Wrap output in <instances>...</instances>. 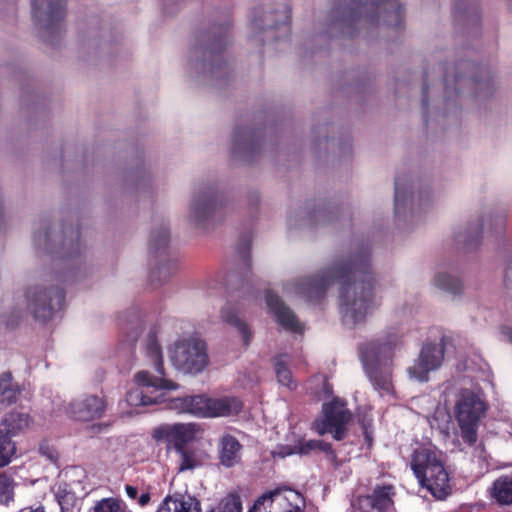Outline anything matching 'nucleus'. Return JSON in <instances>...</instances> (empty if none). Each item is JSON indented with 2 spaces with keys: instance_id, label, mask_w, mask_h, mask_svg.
<instances>
[{
  "instance_id": "dca6fc26",
  "label": "nucleus",
  "mask_w": 512,
  "mask_h": 512,
  "mask_svg": "<svg viewBox=\"0 0 512 512\" xmlns=\"http://www.w3.org/2000/svg\"><path fill=\"white\" fill-rule=\"evenodd\" d=\"M198 430V426L194 423L164 425L155 430L154 438L166 441L176 451L189 447L188 444L195 440Z\"/></svg>"
},
{
  "instance_id": "4c0bfd02",
  "label": "nucleus",
  "mask_w": 512,
  "mask_h": 512,
  "mask_svg": "<svg viewBox=\"0 0 512 512\" xmlns=\"http://www.w3.org/2000/svg\"><path fill=\"white\" fill-rule=\"evenodd\" d=\"M94 512H128L125 504L115 498H104L98 501Z\"/></svg>"
},
{
  "instance_id": "6e6d98bb",
  "label": "nucleus",
  "mask_w": 512,
  "mask_h": 512,
  "mask_svg": "<svg viewBox=\"0 0 512 512\" xmlns=\"http://www.w3.org/2000/svg\"><path fill=\"white\" fill-rule=\"evenodd\" d=\"M18 319L19 317L16 318V320H12V321H9L8 319H3V322L7 325V326H11L13 327L14 325H16L18 323Z\"/></svg>"
},
{
  "instance_id": "aec40b11",
  "label": "nucleus",
  "mask_w": 512,
  "mask_h": 512,
  "mask_svg": "<svg viewBox=\"0 0 512 512\" xmlns=\"http://www.w3.org/2000/svg\"><path fill=\"white\" fill-rule=\"evenodd\" d=\"M29 413L12 410L6 413L0 422V431L13 438L25 432L32 424Z\"/></svg>"
},
{
  "instance_id": "7ed1b4c3",
  "label": "nucleus",
  "mask_w": 512,
  "mask_h": 512,
  "mask_svg": "<svg viewBox=\"0 0 512 512\" xmlns=\"http://www.w3.org/2000/svg\"><path fill=\"white\" fill-rule=\"evenodd\" d=\"M158 327L153 326L150 330L146 344V356L152 364V373L149 370H142L135 374L134 381L138 385L136 389L129 391L126 400L130 405L147 406L158 403L160 390H175L178 384L165 378L163 367V354L156 336Z\"/></svg>"
},
{
  "instance_id": "4468645a",
  "label": "nucleus",
  "mask_w": 512,
  "mask_h": 512,
  "mask_svg": "<svg viewBox=\"0 0 512 512\" xmlns=\"http://www.w3.org/2000/svg\"><path fill=\"white\" fill-rule=\"evenodd\" d=\"M395 494L392 484L376 485L370 493L358 496L356 505L360 512H389L394 508Z\"/></svg>"
},
{
  "instance_id": "f03ea898",
  "label": "nucleus",
  "mask_w": 512,
  "mask_h": 512,
  "mask_svg": "<svg viewBox=\"0 0 512 512\" xmlns=\"http://www.w3.org/2000/svg\"><path fill=\"white\" fill-rule=\"evenodd\" d=\"M332 25L343 35L353 37L356 31L370 26L403 28L404 8L399 0H344L332 9Z\"/></svg>"
},
{
  "instance_id": "de8ad7c7",
  "label": "nucleus",
  "mask_w": 512,
  "mask_h": 512,
  "mask_svg": "<svg viewBox=\"0 0 512 512\" xmlns=\"http://www.w3.org/2000/svg\"><path fill=\"white\" fill-rule=\"evenodd\" d=\"M428 84L425 82L422 87V106L424 109L423 117L425 122L428 121L427 119V109L429 105V99H428Z\"/></svg>"
},
{
  "instance_id": "680f3d73",
  "label": "nucleus",
  "mask_w": 512,
  "mask_h": 512,
  "mask_svg": "<svg viewBox=\"0 0 512 512\" xmlns=\"http://www.w3.org/2000/svg\"><path fill=\"white\" fill-rule=\"evenodd\" d=\"M461 65L470 66L471 64L469 62H463Z\"/></svg>"
},
{
  "instance_id": "6ab92c4d",
  "label": "nucleus",
  "mask_w": 512,
  "mask_h": 512,
  "mask_svg": "<svg viewBox=\"0 0 512 512\" xmlns=\"http://www.w3.org/2000/svg\"><path fill=\"white\" fill-rule=\"evenodd\" d=\"M260 144L259 130L238 127L233 132L232 154L248 158L260 148Z\"/></svg>"
},
{
  "instance_id": "e433bc0d",
  "label": "nucleus",
  "mask_w": 512,
  "mask_h": 512,
  "mask_svg": "<svg viewBox=\"0 0 512 512\" xmlns=\"http://www.w3.org/2000/svg\"><path fill=\"white\" fill-rule=\"evenodd\" d=\"M63 248H67L64 257L76 258L81 254L80 231L78 228L71 232V237L63 242Z\"/></svg>"
},
{
  "instance_id": "79ce46f5",
  "label": "nucleus",
  "mask_w": 512,
  "mask_h": 512,
  "mask_svg": "<svg viewBox=\"0 0 512 512\" xmlns=\"http://www.w3.org/2000/svg\"><path fill=\"white\" fill-rule=\"evenodd\" d=\"M13 493V479L6 473H0V502L8 500Z\"/></svg>"
},
{
  "instance_id": "864d4df0",
  "label": "nucleus",
  "mask_w": 512,
  "mask_h": 512,
  "mask_svg": "<svg viewBox=\"0 0 512 512\" xmlns=\"http://www.w3.org/2000/svg\"><path fill=\"white\" fill-rule=\"evenodd\" d=\"M151 496L149 492H144L138 498V503L140 506L144 507L150 502Z\"/></svg>"
},
{
  "instance_id": "13d9d810",
  "label": "nucleus",
  "mask_w": 512,
  "mask_h": 512,
  "mask_svg": "<svg viewBox=\"0 0 512 512\" xmlns=\"http://www.w3.org/2000/svg\"><path fill=\"white\" fill-rule=\"evenodd\" d=\"M449 78H450V75L446 72L445 77H444L445 87H447V85H448Z\"/></svg>"
},
{
  "instance_id": "bb28decb",
  "label": "nucleus",
  "mask_w": 512,
  "mask_h": 512,
  "mask_svg": "<svg viewBox=\"0 0 512 512\" xmlns=\"http://www.w3.org/2000/svg\"><path fill=\"white\" fill-rule=\"evenodd\" d=\"M321 451L327 455L335 456L334 449L332 445L323 440H299L293 448L287 453V455L291 454H300V455H310L313 452Z\"/></svg>"
},
{
  "instance_id": "bf43d9fd",
  "label": "nucleus",
  "mask_w": 512,
  "mask_h": 512,
  "mask_svg": "<svg viewBox=\"0 0 512 512\" xmlns=\"http://www.w3.org/2000/svg\"><path fill=\"white\" fill-rule=\"evenodd\" d=\"M29 512H45V511H44V509L42 507H39V508H36V509H32Z\"/></svg>"
},
{
  "instance_id": "ddd939ff",
  "label": "nucleus",
  "mask_w": 512,
  "mask_h": 512,
  "mask_svg": "<svg viewBox=\"0 0 512 512\" xmlns=\"http://www.w3.org/2000/svg\"><path fill=\"white\" fill-rule=\"evenodd\" d=\"M444 354V337L439 344H424L414 365L408 369L410 375L420 382L428 381L429 373L442 365Z\"/></svg>"
},
{
  "instance_id": "09e8293b",
  "label": "nucleus",
  "mask_w": 512,
  "mask_h": 512,
  "mask_svg": "<svg viewBox=\"0 0 512 512\" xmlns=\"http://www.w3.org/2000/svg\"><path fill=\"white\" fill-rule=\"evenodd\" d=\"M250 246H251L250 237H245L243 239V241L239 244V246H238L239 253L242 255L243 258H246L249 255Z\"/></svg>"
},
{
  "instance_id": "f704fd0d",
  "label": "nucleus",
  "mask_w": 512,
  "mask_h": 512,
  "mask_svg": "<svg viewBox=\"0 0 512 512\" xmlns=\"http://www.w3.org/2000/svg\"><path fill=\"white\" fill-rule=\"evenodd\" d=\"M208 512H242L241 498L237 494H229L221 500L217 508Z\"/></svg>"
},
{
  "instance_id": "9d476101",
  "label": "nucleus",
  "mask_w": 512,
  "mask_h": 512,
  "mask_svg": "<svg viewBox=\"0 0 512 512\" xmlns=\"http://www.w3.org/2000/svg\"><path fill=\"white\" fill-rule=\"evenodd\" d=\"M303 496L290 488H276L260 496L248 512H302Z\"/></svg>"
},
{
  "instance_id": "c9c22d12",
  "label": "nucleus",
  "mask_w": 512,
  "mask_h": 512,
  "mask_svg": "<svg viewBox=\"0 0 512 512\" xmlns=\"http://www.w3.org/2000/svg\"><path fill=\"white\" fill-rule=\"evenodd\" d=\"M404 181L401 177L397 176L395 179V193H394V211L396 216H399L405 202L408 198V193L404 187Z\"/></svg>"
},
{
  "instance_id": "39448f33",
  "label": "nucleus",
  "mask_w": 512,
  "mask_h": 512,
  "mask_svg": "<svg viewBox=\"0 0 512 512\" xmlns=\"http://www.w3.org/2000/svg\"><path fill=\"white\" fill-rule=\"evenodd\" d=\"M488 403L481 392L462 389L455 400L453 416L459 427L462 441L472 447L478 441V429L486 417Z\"/></svg>"
},
{
  "instance_id": "f8f14e48",
  "label": "nucleus",
  "mask_w": 512,
  "mask_h": 512,
  "mask_svg": "<svg viewBox=\"0 0 512 512\" xmlns=\"http://www.w3.org/2000/svg\"><path fill=\"white\" fill-rule=\"evenodd\" d=\"M32 17L43 23V29L48 34H60L62 22L66 16L65 0H31Z\"/></svg>"
},
{
  "instance_id": "1a4fd4ad",
  "label": "nucleus",
  "mask_w": 512,
  "mask_h": 512,
  "mask_svg": "<svg viewBox=\"0 0 512 512\" xmlns=\"http://www.w3.org/2000/svg\"><path fill=\"white\" fill-rule=\"evenodd\" d=\"M204 341L196 338L178 341L172 351L174 366L184 373L197 374L208 364Z\"/></svg>"
},
{
  "instance_id": "4d7b16f0",
  "label": "nucleus",
  "mask_w": 512,
  "mask_h": 512,
  "mask_svg": "<svg viewBox=\"0 0 512 512\" xmlns=\"http://www.w3.org/2000/svg\"><path fill=\"white\" fill-rule=\"evenodd\" d=\"M462 77H463V75L458 72L453 75V78L455 81L460 80Z\"/></svg>"
},
{
  "instance_id": "393cba45",
  "label": "nucleus",
  "mask_w": 512,
  "mask_h": 512,
  "mask_svg": "<svg viewBox=\"0 0 512 512\" xmlns=\"http://www.w3.org/2000/svg\"><path fill=\"white\" fill-rule=\"evenodd\" d=\"M119 326L123 334V343L134 346L142 331V321L135 313L119 318Z\"/></svg>"
},
{
  "instance_id": "0eeeda50",
  "label": "nucleus",
  "mask_w": 512,
  "mask_h": 512,
  "mask_svg": "<svg viewBox=\"0 0 512 512\" xmlns=\"http://www.w3.org/2000/svg\"><path fill=\"white\" fill-rule=\"evenodd\" d=\"M27 307L35 320L47 322L65 304V291L59 286L35 285L26 292Z\"/></svg>"
},
{
  "instance_id": "a19ab883",
  "label": "nucleus",
  "mask_w": 512,
  "mask_h": 512,
  "mask_svg": "<svg viewBox=\"0 0 512 512\" xmlns=\"http://www.w3.org/2000/svg\"><path fill=\"white\" fill-rule=\"evenodd\" d=\"M38 452L52 464H56L59 460V453L57 449L48 440H42L40 442Z\"/></svg>"
},
{
  "instance_id": "7c9ffc66",
  "label": "nucleus",
  "mask_w": 512,
  "mask_h": 512,
  "mask_svg": "<svg viewBox=\"0 0 512 512\" xmlns=\"http://www.w3.org/2000/svg\"><path fill=\"white\" fill-rule=\"evenodd\" d=\"M169 244V230L167 227H161L158 230L152 231L149 239V252L153 256L163 254L168 248Z\"/></svg>"
},
{
  "instance_id": "8fccbe9b",
  "label": "nucleus",
  "mask_w": 512,
  "mask_h": 512,
  "mask_svg": "<svg viewBox=\"0 0 512 512\" xmlns=\"http://www.w3.org/2000/svg\"><path fill=\"white\" fill-rule=\"evenodd\" d=\"M504 283L506 287L512 288V260L509 261L505 269Z\"/></svg>"
},
{
  "instance_id": "423d86ee",
  "label": "nucleus",
  "mask_w": 512,
  "mask_h": 512,
  "mask_svg": "<svg viewBox=\"0 0 512 512\" xmlns=\"http://www.w3.org/2000/svg\"><path fill=\"white\" fill-rule=\"evenodd\" d=\"M396 343L390 338L372 340L359 346L360 359L375 389L392 390L391 362Z\"/></svg>"
},
{
  "instance_id": "ea45409f",
  "label": "nucleus",
  "mask_w": 512,
  "mask_h": 512,
  "mask_svg": "<svg viewBox=\"0 0 512 512\" xmlns=\"http://www.w3.org/2000/svg\"><path fill=\"white\" fill-rule=\"evenodd\" d=\"M275 372L278 382L280 384L288 388H292V386L294 385L292 373L290 369L286 366V364L280 359H277L275 362Z\"/></svg>"
},
{
  "instance_id": "f257e3e1",
  "label": "nucleus",
  "mask_w": 512,
  "mask_h": 512,
  "mask_svg": "<svg viewBox=\"0 0 512 512\" xmlns=\"http://www.w3.org/2000/svg\"><path fill=\"white\" fill-rule=\"evenodd\" d=\"M340 284V311L344 321L363 322L376 307L370 248L362 245L356 253L341 258L320 274L299 278L295 289L310 303L324 299L330 285Z\"/></svg>"
},
{
  "instance_id": "a18cd8bd",
  "label": "nucleus",
  "mask_w": 512,
  "mask_h": 512,
  "mask_svg": "<svg viewBox=\"0 0 512 512\" xmlns=\"http://www.w3.org/2000/svg\"><path fill=\"white\" fill-rule=\"evenodd\" d=\"M505 227H506V216L505 215H496L494 218L490 219L489 228H490L491 232L501 235L505 232Z\"/></svg>"
},
{
  "instance_id": "c03bdc74",
  "label": "nucleus",
  "mask_w": 512,
  "mask_h": 512,
  "mask_svg": "<svg viewBox=\"0 0 512 512\" xmlns=\"http://www.w3.org/2000/svg\"><path fill=\"white\" fill-rule=\"evenodd\" d=\"M313 217H316L319 222H330L334 219V211L326 205L320 206L311 212Z\"/></svg>"
},
{
  "instance_id": "cd10ccee",
  "label": "nucleus",
  "mask_w": 512,
  "mask_h": 512,
  "mask_svg": "<svg viewBox=\"0 0 512 512\" xmlns=\"http://www.w3.org/2000/svg\"><path fill=\"white\" fill-rule=\"evenodd\" d=\"M491 496L500 505H512V475L498 477L493 482Z\"/></svg>"
},
{
  "instance_id": "c85d7f7f",
  "label": "nucleus",
  "mask_w": 512,
  "mask_h": 512,
  "mask_svg": "<svg viewBox=\"0 0 512 512\" xmlns=\"http://www.w3.org/2000/svg\"><path fill=\"white\" fill-rule=\"evenodd\" d=\"M19 393V387L13 383L12 374L10 372L2 373L0 375V409L15 403Z\"/></svg>"
},
{
  "instance_id": "4be33fe9",
  "label": "nucleus",
  "mask_w": 512,
  "mask_h": 512,
  "mask_svg": "<svg viewBox=\"0 0 512 512\" xmlns=\"http://www.w3.org/2000/svg\"><path fill=\"white\" fill-rule=\"evenodd\" d=\"M157 512H201V503L190 495L167 496Z\"/></svg>"
},
{
  "instance_id": "c756f323",
  "label": "nucleus",
  "mask_w": 512,
  "mask_h": 512,
  "mask_svg": "<svg viewBox=\"0 0 512 512\" xmlns=\"http://www.w3.org/2000/svg\"><path fill=\"white\" fill-rule=\"evenodd\" d=\"M455 19L459 22H478V3L475 0H456L453 5Z\"/></svg>"
},
{
  "instance_id": "052dcab7",
  "label": "nucleus",
  "mask_w": 512,
  "mask_h": 512,
  "mask_svg": "<svg viewBox=\"0 0 512 512\" xmlns=\"http://www.w3.org/2000/svg\"><path fill=\"white\" fill-rule=\"evenodd\" d=\"M244 260H245V261H247V265H250V262H249V260H250V259H249V255H248L246 258H244Z\"/></svg>"
},
{
  "instance_id": "a878e982",
  "label": "nucleus",
  "mask_w": 512,
  "mask_h": 512,
  "mask_svg": "<svg viewBox=\"0 0 512 512\" xmlns=\"http://www.w3.org/2000/svg\"><path fill=\"white\" fill-rule=\"evenodd\" d=\"M221 318L227 324L237 328V330L242 336L243 343L245 346H248L250 344L252 338V332L250 330V327L247 325L246 322L239 318L238 311L233 306L227 304L221 310Z\"/></svg>"
},
{
  "instance_id": "a211bd4d",
  "label": "nucleus",
  "mask_w": 512,
  "mask_h": 512,
  "mask_svg": "<svg viewBox=\"0 0 512 512\" xmlns=\"http://www.w3.org/2000/svg\"><path fill=\"white\" fill-rule=\"evenodd\" d=\"M265 300L269 310L275 315L277 322L287 331L301 333L303 327L293 311L284 304L281 298L271 290L265 292Z\"/></svg>"
},
{
  "instance_id": "3c124183",
  "label": "nucleus",
  "mask_w": 512,
  "mask_h": 512,
  "mask_svg": "<svg viewBox=\"0 0 512 512\" xmlns=\"http://www.w3.org/2000/svg\"><path fill=\"white\" fill-rule=\"evenodd\" d=\"M502 335L512 344V327L503 325L500 328Z\"/></svg>"
},
{
  "instance_id": "b1692460",
  "label": "nucleus",
  "mask_w": 512,
  "mask_h": 512,
  "mask_svg": "<svg viewBox=\"0 0 512 512\" xmlns=\"http://www.w3.org/2000/svg\"><path fill=\"white\" fill-rule=\"evenodd\" d=\"M209 397L205 395L186 396L174 400V407L180 412L206 417Z\"/></svg>"
},
{
  "instance_id": "20e7f679",
  "label": "nucleus",
  "mask_w": 512,
  "mask_h": 512,
  "mask_svg": "<svg viewBox=\"0 0 512 512\" xmlns=\"http://www.w3.org/2000/svg\"><path fill=\"white\" fill-rule=\"evenodd\" d=\"M410 466L420 486L427 489L436 499L444 500L452 493L450 475L433 450L416 449L412 454Z\"/></svg>"
},
{
  "instance_id": "49530a36",
  "label": "nucleus",
  "mask_w": 512,
  "mask_h": 512,
  "mask_svg": "<svg viewBox=\"0 0 512 512\" xmlns=\"http://www.w3.org/2000/svg\"><path fill=\"white\" fill-rule=\"evenodd\" d=\"M483 229H484V224L481 223L480 225V228L479 230L475 233V235H469L466 239H465V242H464V245L465 246H470L472 244H475V245H478L479 242H480V239L482 237V233H483Z\"/></svg>"
},
{
  "instance_id": "2f4dec72",
  "label": "nucleus",
  "mask_w": 512,
  "mask_h": 512,
  "mask_svg": "<svg viewBox=\"0 0 512 512\" xmlns=\"http://www.w3.org/2000/svg\"><path fill=\"white\" fill-rule=\"evenodd\" d=\"M179 456L178 459V471L183 472L186 470H193L201 465L197 452L194 448L184 447L180 450H176Z\"/></svg>"
},
{
  "instance_id": "9b49d317",
  "label": "nucleus",
  "mask_w": 512,
  "mask_h": 512,
  "mask_svg": "<svg viewBox=\"0 0 512 512\" xmlns=\"http://www.w3.org/2000/svg\"><path fill=\"white\" fill-rule=\"evenodd\" d=\"M229 29L228 24L215 25L201 36L200 48L205 61H209L211 74L216 77L220 71L227 68V63L222 61L221 54L229 44Z\"/></svg>"
},
{
  "instance_id": "603ef678",
  "label": "nucleus",
  "mask_w": 512,
  "mask_h": 512,
  "mask_svg": "<svg viewBox=\"0 0 512 512\" xmlns=\"http://www.w3.org/2000/svg\"><path fill=\"white\" fill-rule=\"evenodd\" d=\"M126 494L131 499H136L138 496V489L132 485L125 486Z\"/></svg>"
},
{
  "instance_id": "5fc2aeb1",
  "label": "nucleus",
  "mask_w": 512,
  "mask_h": 512,
  "mask_svg": "<svg viewBox=\"0 0 512 512\" xmlns=\"http://www.w3.org/2000/svg\"><path fill=\"white\" fill-rule=\"evenodd\" d=\"M262 22H264V20H261V21H260L259 19H256V18H255V19H253L252 24H253V26H254L255 28H258V29H260V30H262V31H265V30H266V28L260 25V23H262Z\"/></svg>"
},
{
  "instance_id": "e2e57ef3",
  "label": "nucleus",
  "mask_w": 512,
  "mask_h": 512,
  "mask_svg": "<svg viewBox=\"0 0 512 512\" xmlns=\"http://www.w3.org/2000/svg\"><path fill=\"white\" fill-rule=\"evenodd\" d=\"M154 274H155V272H154V271H152V272H151L150 277H151V278H153V277H154Z\"/></svg>"
},
{
  "instance_id": "37998d69",
  "label": "nucleus",
  "mask_w": 512,
  "mask_h": 512,
  "mask_svg": "<svg viewBox=\"0 0 512 512\" xmlns=\"http://www.w3.org/2000/svg\"><path fill=\"white\" fill-rule=\"evenodd\" d=\"M56 498L62 510H64L65 507L73 504L75 501V495L67 489V485L58 488Z\"/></svg>"
},
{
  "instance_id": "72a5a7b5",
  "label": "nucleus",
  "mask_w": 512,
  "mask_h": 512,
  "mask_svg": "<svg viewBox=\"0 0 512 512\" xmlns=\"http://www.w3.org/2000/svg\"><path fill=\"white\" fill-rule=\"evenodd\" d=\"M16 453V443L0 431V467L8 465Z\"/></svg>"
},
{
  "instance_id": "412c9836",
  "label": "nucleus",
  "mask_w": 512,
  "mask_h": 512,
  "mask_svg": "<svg viewBox=\"0 0 512 512\" xmlns=\"http://www.w3.org/2000/svg\"><path fill=\"white\" fill-rule=\"evenodd\" d=\"M243 408L242 401L234 396L210 398L206 417H225L238 414Z\"/></svg>"
},
{
  "instance_id": "5701e85b",
  "label": "nucleus",
  "mask_w": 512,
  "mask_h": 512,
  "mask_svg": "<svg viewBox=\"0 0 512 512\" xmlns=\"http://www.w3.org/2000/svg\"><path fill=\"white\" fill-rule=\"evenodd\" d=\"M241 450L242 445L236 437L230 434L224 435L220 441V463L228 468L238 464L241 459Z\"/></svg>"
},
{
  "instance_id": "58836bf2",
  "label": "nucleus",
  "mask_w": 512,
  "mask_h": 512,
  "mask_svg": "<svg viewBox=\"0 0 512 512\" xmlns=\"http://www.w3.org/2000/svg\"><path fill=\"white\" fill-rule=\"evenodd\" d=\"M280 13L281 19L275 20L271 25H268V28L270 29H283L285 33H290V22H291V8L287 5L283 6L282 10H276L274 12L269 13V16L272 14ZM265 18H268V15L265 16Z\"/></svg>"
},
{
  "instance_id": "f3484780",
  "label": "nucleus",
  "mask_w": 512,
  "mask_h": 512,
  "mask_svg": "<svg viewBox=\"0 0 512 512\" xmlns=\"http://www.w3.org/2000/svg\"><path fill=\"white\" fill-rule=\"evenodd\" d=\"M106 409V402L97 395H86L74 400L69 405V414L76 421H93L101 418Z\"/></svg>"
},
{
  "instance_id": "473e14b6",
  "label": "nucleus",
  "mask_w": 512,
  "mask_h": 512,
  "mask_svg": "<svg viewBox=\"0 0 512 512\" xmlns=\"http://www.w3.org/2000/svg\"><path fill=\"white\" fill-rule=\"evenodd\" d=\"M434 284L441 290L452 294H460L463 290V283L458 277L447 273H439L434 278Z\"/></svg>"
},
{
  "instance_id": "2eb2a0df",
  "label": "nucleus",
  "mask_w": 512,
  "mask_h": 512,
  "mask_svg": "<svg viewBox=\"0 0 512 512\" xmlns=\"http://www.w3.org/2000/svg\"><path fill=\"white\" fill-rule=\"evenodd\" d=\"M223 196L209 187L198 192L192 202L191 214L197 226H204L205 223L214 217L222 207Z\"/></svg>"
},
{
  "instance_id": "6e6552de",
  "label": "nucleus",
  "mask_w": 512,
  "mask_h": 512,
  "mask_svg": "<svg viewBox=\"0 0 512 512\" xmlns=\"http://www.w3.org/2000/svg\"><path fill=\"white\" fill-rule=\"evenodd\" d=\"M322 413V419L315 422L317 433L319 435L330 433L334 440H343L347 435V425L353 418L346 401L334 397L330 402L323 404Z\"/></svg>"
}]
</instances>
